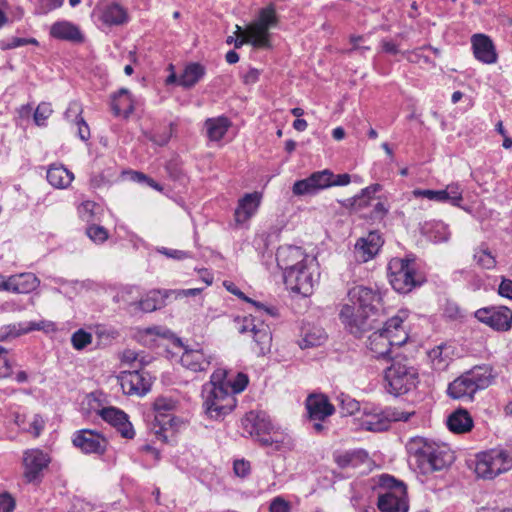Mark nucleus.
<instances>
[{
  "mask_svg": "<svg viewBox=\"0 0 512 512\" xmlns=\"http://www.w3.org/2000/svg\"><path fill=\"white\" fill-rule=\"evenodd\" d=\"M276 260L283 271L284 284L292 294L310 296L320 277L315 257L296 246H283L277 251Z\"/></svg>",
  "mask_w": 512,
  "mask_h": 512,
  "instance_id": "obj_1",
  "label": "nucleus"
},
{
  "mask_svg": "<svg viewBox=\"0 0 512 512\" xmlns=\"http://www.w3.org/2000/svg\"><path fill=\"white\" fill-rule=\"evenodd\" d=\"M382 306L383 297L378 290L354 286L348 290L347 302L342 305L339 317L351 333L362 334L380 322Z\"/></svg>",
  "mask_w": 512,
  "mask_h": 512,
  "instance_id": "obj_2",
  "label": "nucleus"
},
{
  "mask_svg": "<svg viewBox=\"0 0 512 512\" xmlns=\"http://www.w3.org/2000/svg\"><path fill=\"white\" fill-rule=\"evenodd\" d=\"M407 451L424 474L442 470L450 466L454 460L453 452L447 446L436 444L419 436L409 440Z\"/></svg>",
  "mask_w": 512,
  "mask_h": 512,
  "instance_id": "obj_3",
  "label": "nucleus"
},
{
  "mask_svg": "<svg viewBox=\"0 0 512 512\" xmlns=\"http://www.w3.org/2000/svg\"><path fill=\"white\" fill-rule=\"evenodd\" d=\"M227 370L219 368L210 378V389L204 396V408L209 417L220 419L236 406L235 397L226 388Z\"/></svg>",
  "mask_w": 512,
  "mask_h": 512,
  "instance_id": "obj_4",
  "label": "nucleus"
},
{
  "mask_svg": "<svg viewBox=\"0 0 512 512\" xmlns=\"http://www.w3.org/2000/svg\"><path fill=\"white\" fill-rule=\"evenodd\" d=\"M280 16L276 5L269 3L261 7L254 21L247 24L251 34L250 42L254 49L272 50V34L270 30L278 28Z\"/></svg>",
  "mask_w": 512,
  "mask_h": 512,
  "instance_id": "obj_5",
  "label": "nucleus"
},
{
  "mask_svg": "<svg viewBox=\"0 0 512 512\" xmlns=\"http://www.w3.org/2000/svg\"><path fill=\"white\" fill-rule=\"evenodd\" d=\"M387 391L396 397L408 394L419 384V374L406 358L393 360L385 370Z\"/></svg>",
  "mask_w": 512,
  "mask_h": 512,
  "instance_id": "obj_6",
  "label": "nucleus"
},
{
  "mask_svg": "<svg viewBox=\"0 0 512 512\" xmlns=\"http://www.w3.org/2000/svg\"><path fill=\"white\" fill-rule=\"evenodd\" d=\"M512 467V458L503 449H490L476 455L474 472L478 478L491 480Z\"/></svg>",
  "mask_w": 512,
  "mask_h": 512,
  "instance_id": "obj_7",
  "label": "nucleus"
},
{
  "mask_svg": "<svg viewBox=\"0 0 512 512\" xmlns=\"http://www.w3.org/2000/svg\"><path fill=\"white\" fill-rule=\"evenodd\" d=\"M388 278L393 289L399 293H408L416 287L415 269L412 261L393 258L388 264Z\"/></svg>",
  "mask_w": 512,
  "mask_h": 512,
  "instance_id": "obj_8",
  "label": "nucleus"
},
{
  "mask_svg": "<svg viewBox=\"0 0 512 512\" xmlns=\"http://www.w3.org/2000/svg\"><path fill=\"white\" fill-rule=\"evenodd\" d=\"M237 329L239 333H250L255 344L254 349L259 354H264L270 350L272 336L267 324L257 320L255 317L248 316L242 319L237 318Z\"/></svg>",
  "mask_w": 512,
  "mask_h": 512,
  "instance_id": "obj_9",
  "label": "nucleus"
},
{
  "mask_svg": "<svg viewBox=\"0 0 512 512\" xmlns=\"http://www.w3.org/2000/svg\"><path fill=\"white\" fill-rule=\"evenodd\" d=\"M474 317L496 332H508L512 328V310L507 306H489L477 309Z\"/></svg>",
  "mask_w": 512,
  "mask_h": 512,
  "instance_id": "obj_10",
  "label": "nucleus"
},
{
  "mask_svg": "<svg viewBox=\"0 0 512 512\" xmlns=\"http://www.w3.org/2000/svg\"><path fill=\"white\" fill-rule=\"evenodd\" d=\"M385 484L390 489L379 495L377 502L378 508L382 512H407L408 504L404 484L396 482L393 478H389Z\"/></svg>",
  "mask_w": 512,
  "mask_h": 512,
  "instance_id": "obj_11",
  "label": "nucleus"
},
{
  "mask_svg": "<svg viewBox=\"0 0 512 512\" xmlns=\"http://www.w3.org/2000/svg\"><path fill=\"white\" fill-rule=\"evenodd\" d=\"M488 381L483 380L475 371L456 378L448 386V395L456 400L472 399L478 389L484 388Z\"/></svg>",
  "mask_w": 512,
  "mask_h": 512,
  "instance_id": "obj_12",
  "label": "nucleus"
},
{
  "mask_svg": "<svg viewBox=\"0 0 512 512\" xmlns=\"http://www.w3.org/2000/svg\"><path fill=\"white\" fill-rule=\"evenodd\" d=\"M122 391L125 395L139 396L146 395L152 387L151 376L141 370L123 371L117 377Z\"/></svg>",
  "mask_w": 512,
  "mask_h": 512,
  "instance_id": "obj_13",
  "label": "nucleus"
},
{
  "mask_svg": "<svg viewBox=\"0 0 512 512\" xmlns=\"http://www.w3.org/2000/svg\"><path fill=\"white\" fill-rule=\"evenodd\" d=\"M50 457L42 450L34 448L25 451L23 458L24 478L28 483L38 482L41 473L48 467Z\"/></svg>",
  "mask_w": 512,
  "mask_h": 512,
  "instance_id": "obj_14",
  "label": "nucleus"
},
{
  "mask_svg": "<svg viewBox=\"0 0 512 512\" xmlns=\"http://www.w3.org/2000/svg\"><path fill=\"white\" fill-rule=\"evenodd\" d=\"M263 193L254 191L245 193L241 196L234 210V221L237 225L246 224L252 217H254L262 203Z\"/></svg>",
  "mask_w": 512,
  "mask_h": 512,
  "instance_id": "obj_15",
  "label": "nucleus"
},
{
  "mask_svg": "<svg viewBox=\"0 0 512 512\" xmlns=\"http://www.w3.org/2000/svg\"><path fill=\"white\" fill-rule=\"evenodd\" d=\"M72 441L84 453L103 454L108 445L104 436L90 429L79 430Z\"/></svg>",
  "mask_w": 512,
  "mask_h": 512,
  "instance_id": "obj_16",
  "label": "nucleus"
},
{
  "mask_svg": "<svg viewBox=\"0 0 512 512\" xmlns=\"http://www.w3.org/2000/svg\"><path fill=\"white\" fill-rule=\"evenodd\" d=\"M306 406L309 414V418L314 423V429L317 432H321L324 426L321 424L325 418L331 416L334 413V406L329 402L328 398L324 395H311L307 398Z\"/></svg>",
  "mask_w": 512,
  "mask_h": 512,
  "instance_id": "obj_17",
  "label": "nucleus"
},
{
  "mask_svg": "<svg viewBox=\"0 0 512 512\" xmlns=\"http://www.w3.org/2000/svg\"><path fill=\"white\" fill-rule=\"evenodd\" d=\"M412 194L415 197H423L431 201H450L454 206H459L463 200L462 190L457 183H450L441 190L415 189Z\"/></svg>",
  "mask_w": 512,
  "mask_h": 512,
  "instance_id": "obj_18",
  "label": "nucleus"
},
{
  "mask_svg": "<svg viewBox=\"0 0 512 512\" xmlns=\"http://www.w3.org/2000/svg\"><path fill=\"white\" fill-rule=\"evenodd\" d=\"M474 57L484 64H494L498 55L492 39L485 34H474L471 37Z\"/></svg>",
  "mask_w": 512,
  "mask_h": 512,
  "instance_id": "obj_19",
  "label": "nucleus"
},
{
  "mask_svg": "<svg viewBox=\"0 0 512 512\" xmlns=\"http://www.w3.org/2000/svg\"><path fill=\"white\" fill-rule=\"evenodd\" d=\"M103 420L114 426L125 438H133L135 432L127 415L114 407L103 408L99 412Z\"/></svg>",
  "mask_w": 512,
  "mask_h": 512,
  "instance_id": "obj_20",
  "label": "nucleus"
},
{
  "mask_svg": "<svg viewBox=\"0 0 512 512\" xmlns=\"http://www.w3.org/2000/svg\"><path fill=\"white\" fill-rule=\"evenodd\" d=\"M382 330L393 346H401L409 338L407 328L404 325V318L398 315L388 319L384 323Z\"/></svg>",
  "mask_w": 512,
  "mask_h": 512,
  "instance_id": "obj_21",
  "label": "nucleus"
},
{
  "mask_svg": "<svg viewBox=\"0 0 512 512\" xmlns=\"http://www.w3.org/2000/svg\"><path fill=\"white\" fill-rule=\"evenodd\" d=\"M99 19L105 26H119L128 21V12L119 3L112 2L99 9Z\"/></svg>",
  "mask_w": 512,
  "mask_h": 512,
  "instance_id": "obj_22",
  "label": "nucleus"
},
{
  "mask_svg": "<svg viewBox=\"0 0 512 512\" xmlns=\"http://www.w3.org/2000/svg\"><path fill=\"white\" fill-rule=\"evenodd\" d=\"M382 244L381 236L377 232H370L356 243L355 250L359 258L363 262H367L378 254Z\"/></svg>",
  "mask_w": 512,
  "mask_h": 512,
  "instance_id": "obj_23",
  "label": "nucleus"
},
{
  "mask_svg": "<svg viewBox=\"0 0 512 512\" xmlns=\"http://www.w3.org/2000/svg\"><path fill=\"white\" fill-rule=\"evenodd\" d=\"M356 420L359 427L366 431L380 432L388 429V419L385 417V413L381 411H363Z\"/></svg>",
  "mask_w": 512,
  "mask_h": 512,
  "instance_id": "obj_24",
  "label": "nucleus"
},
{
  "mask_svg": "<svg viewBox=\"0 0 512 512\" xmlns=\"http://www.w3.org/2000/svg\"><path fill=\"white\" fill-rule=\"evenodd\" d=\"M447 427L455 434H465L474 427V420L465 409H457L447 417Z\"/></svg>",
  "mask_w": 512,
  "mask_h": 512,
  "instance_id": "obj_25",
  "label": "nucleus"
},
{
  "mask_svg": "<svg viewBox=\"0 0 512 512\" xmlns=\"http://www.w3.org/2000/svg\"><path fill=\"white\" fill-rule=\"evenodd\" d=\"M232 123L226 116H218L205 120L204 126L210 141H220L224 138Z\"/></svg>",
  "mask_w": 512,
  "mask_h": 512,
  "instance_id": "obj_26",
  "label": "nucleus"
},
{
  "mask_svg": "<svg viewBox=\"0 0 512 512\" xmlns=\"http://www.w3.org/2000/svg\"><path fill=\"white\" fill-rule=\"evenodd\" d=\"M206 74L204 65L198 62H191L187 64L180 76L178 77V84L183 88H192L195 86Z\"/></svg>",
  "mask_w": 512,
  "mask_h": 512,
  "instance_id": "obj_27",
  "label": "nucleus"
},
{
  "mask_svg": "<svg viewBox=\"0 0 512 512\" xmlns=\"http://www.w3.org/2000/svg\"><path fill=\"white\" fill-rule=\"evenodd\" d=\"M182 365L192 371L205 370L209 365V357L202 349L185 350L181 356Z\"/></svg>",
  "mask_w": 512,
  "mask_h": 512,
  "instance_id": "obj_28",
  "label": "nucleus"
},
{
  "mask_svg": "<svg viewBox=\"0 0 512 512\" xmlns=\"http://www.w3.org/2000/svg\"><path fill=\"white\" fill-rule=\"evenodd\" d=\"M15 423L20 429L31 433L34 437H39L44 427L43 418L35 413L18 414L15 417Z\"/></svg>",
  "mask_w": 512,
  "mask_h": 512,
  "instance_id": "obj_29",
  "label": "nucleus"
},
{
  "mask_svg": "<svg viewBox=\"0 0 512 512\" xmlns=\"http://www.w3.org/2000/svg\"><path fill=\"white\" fill-rule=\"evenodd\" d=\"M393 344L390 342L382 328L374 331L368 338V348L375 357L388 355Z\"/></svg>",
  "mask_w": 512,
  "mask_h": 512,
  "instance_id": "obj_30",
  "label": "nucleus"
},
{
  "mask_svg": "<svg viewBox=\"0 0 512 512\" xmlns=\"http://www.w3.org/2000/svg\"><path fill=\"white\" fill-rule=\"evenodd\" d=\"M112 109L116 116L128 117L133 112L134 106L127 89L122 88L118 91L114 97Z\"/></svg>",
  "mask_w": 512,
  "mask_h": 512,
  "instance_id": "obj_31",
  "label": "nucleus"
},
{
  "mask_svg": "<svg viewBox=\"0 0 512 512\" xmlns=\"http://www.w3.org/2000/svg\"><path fill=\"white\" fill-rule=\"evenodd\" d=\"M39 285L38 279L30 273L15 275L14 293L27 294L34 291Z\"/></svg>",
  "mask_w": 512,
  "mask_h": 512,
  "instance_id": "obj_32",
  "label": "nucleus"
},
{
  "mask_svg": "<svg viewBox=\"0 0 512 512\" xmlns=\"http://www.w3.org/2000/svg\"><path fill=\"white\" fill-rule=\"evenodd\" d=\"M473 259L479 267L486 270H493L496 265V257L486 247H480L474 251Z\"/></svg>",
  "mask_w": 512,
  "mask_h": 512,
  "instance_id": "obj_33",
  "label": "nucleus"
},
{
  "mask_svg": "<svg viewBox=\"0 0 512 512\" xmlns=\"http://www.w3.org/2000/svg\"><path fill=\"white\" fill-rule=\"evenodd\" d=\"M251 37L252 36L249 32V28L247 27V25L245 27L236 25L233 35L229 36L226 39V42L228 44H233L235 46V48H241L245 44L251 45V42H250Z\"/></svg>",
  "mask_w": 512,
  "mask_h": 512,
  "instance_id": "obj_34",
  "label": "nucleus"
},
{
  "mask_svg": "<svg viewBox=\"0 0 512 512\" xmlns=\"http://www.w3.org/2000/svg\"><path fill=\"white\" fill-rule=\"evenodd\" d=\"M332 176L333 172L328 169L317 171L309 175L317 192L332 187Z\"/></svg>",
  "mask_w": 512,
  "mask_h": 512,
  "instance_id": "obj_35",
  "label": "nucleus"
},
{
  "mask_svg": "<svg viewBox=\"0 0 512 512\" xmlns=\"http://www.w3.org/2000/svg\"><path fill=\"white\" fill-rule=\"evenodd\" d=\"M120 362L123 366L132 367L136 363L141 366L149 363V360L145 359L140 353L132 349H125L120 355Z\"/></svg>",
  "mask_w": 512,
  "mask_h": 512,
  "instance_id": "obj_36",
  "label": "nucleus"
},
{
  "mask_svg": "<svg viewBox=\"0 0 512 512\" xmlns=\"http://www.w3.org/2000/svg\"><path fill=\"white\" fill-rule=\"evenodd\" d=\"M292 192L295 196L313 195L318 193L309 176L305 179L296 181L292 186Z\"/></svg>",
  "mask_w": 512,
  "mask_h": 512,
  "instance_id": "obj_37",
  "label": "nucleus"
},
{
  "mask_svg": "<svg viewBox=\"0 0 512 512\" xmlns=\"http://www.w3.org/2000/svg\"><path fill=\"white\" fill-rule=\"evenodd\" d=\"M70 131L71 133L76 134L82 141L85 142L88 141L91 136L88 124L81 117H77L70 123Z\"/></svg>",
  "mask_w": 512,
  "mask_h": 512,
  "instance_id": "obj_38",
  "label": "nucleus"
},
{
  "mask_svg": "<svg viewBox=\"0 0 512 512\" xmlns=\"http://www.w3.org/2000/svg\"><path fill=\"white\" fill-rule=\"evenodd\" d=\"M91 342H92V334L83 329L77 330L71 336L72 346L76 350L84 349L87 345L91 344Z\"/></svg>",
  "mask_w": 512,
  "mask_h": 512,
  "instance_id": "obj_39",
  "label": "nucleus"
},
{
  "mask_svg": "<svg viewBox=\"0 0 512 512\" xmlns=\"http://www.w3.org/2000/svg\"><path fill=\"white\" fill-rule=\"evenodd\" d=\"M415 414L414 410H402L398 407H393L387 409L385 413V417L388 419V425L390 422H399V421H408L411 416Z\"/></svg>",
  "mask_w": 512,
  "mask_h": 512,
  "instance_id": "obj_40",
  "label": "nucleus"
},
{
  "mask_svg": "<svg viewBox=\"0 0 512 512\" xmlns=\"http://www.w3.org/2000/svg\"><path fill=\"white\" fill-rule=\"evenodd\" d=\"M248 384V377L243 373H238L235 379L232 381L226 377V388L229 389V392L234 396L237 393L242 392Z\"/></svg>",
  "mask_w": 512,
  "mask_h": 512,
  "instance_id": "obj_41",
  "label": "nucleus"
},
{
  "mask_svg": "<svg viewBox=\"0 0 512 512\" xmlns=\"http://www.w3.org/2000/svg\"><path fill=\"white\" fill-rule=\"evenodd\" d=\"M98 208L99 207L95 202L85 201L79 206L78 212L84 221L90 222L96 218V215L98 214Z\"/></svg>",
  "mask_w": 512,
  "mask_h": 512,
  "instance_id": "obj_42",
  "label": "nucleus"
},
{
  "mask_svg": "<svg viewBox=\"0 0 512 512\" xmlns=\"http://www.w3.org/2000/svg\"><path fill=\"white\" fill-rule=\"evenodd\" d=\"M87 236L94 242V243H104L108 238L109 234L108 231L100 225H91L86 230Z\"/></svg>",
  "mask_w": 512,
  "mask_h": 512,
  "instance_id": "obj_43",
  "label": "nucleus"
},
{
  "mask_svg": "<svg viewBox=\"0 0 512 512\" xmlns=\"http://www.w3.org/2000/svg\"><path fill=\"white\" fill-rule=\"evenodd\" d=\"M63 175L62 167L52 166L47 171V180L53 187L61 189L63 187Z\"/></svg>",
  "mask_w": 512,
  "mask_h": 512,
  "instance_id": "obj_44",
  "label": "nucleus"
},
{
  "mask_svg": "<svg viewBox=\"0 0 512 512\" xmlns=\"http://www.w3.org/2000/svg\"><path fill=\"white\" fill-rule=\"evenodd\" d=\"M66 41L81 44L85 41V36L78 26L72 23H66Z\"/></svg>",
  "mask_w": 512,
  "mask_h": 512,
  "instance_id": "obj_45",
  "label": "nucleus"
},
{
  "mask_svg": "<svg viewBox=\"0 0 512 512\" xmlns=\"http://www.w3.org/2000/svg\"><path fill=\"white\" fill-rule=\"evenodd\" d=\"M326 339V335L322 330H317L316 333H307L302 340L301 347L307 348L321 344Z\"/></svg>",
  "mask_w": 512,
  "mask_h": 512,
  "instance_id": "obj_46",
  "label": "nucleus"
},
{
  "mask_svg": "<svg viewBox=\"0 0 512 512\" xmlns=\"http://www.w3.org/2000/svg\"><path fill=\"white\" fill-rule=\"evenodd\" d=\"M12 366L8 358V352L5 348L0 347V379L11 375Z\"/></svg>",
  "mask_w": 512,
  "mask_h": 512,
  "instance_id": "obj_47",
  "label": "nucleus"
},
{
  "mask_svg": "<svg viewBox=\"0 0 512 512\" xmlns=\"http://www.w3.org/2000/svg\"><path fill=\"white\" fill-rule=\"evenodd\" d=\"M52 109L50 107V104L48 103H41L35 113H34V120L37 125H41L44 123V121L51 115Z\"/></svg>",
  "mask_w": 512,
  "mask_h": 512,
  "instance_id": "obj_48",
  "label": "nucleus"
},
{
  "mask_svg": "<svg viewBox=\"0 0 512 512\" xmlns=\"http://www.w3.org/2000/svg\"><path fill=\"white\" fill-rule=\"evenodd\" d=\"M269 512H291L290 503L282 497H276L270 503Z\"/></svg>",
  "mask_w": 512,
  "mask_h": 512,
  "instance_id": "obj_49",
  "label": "nucleus"
},
{
  "mask_svg": "<svg viewBox=\"0 0 512 512\" xmlns=\"http://www.w3.org/2000/svg\"><path fill=\"white\" fill-rule=\"evenodd\" d=\"M233 470L236 476L244 478L250 474V463L244 459L236 460L233 464Z\"/></svg>",
  "mask_w": 512,
  "mask_h": 512,
  "instance_id": "obj_50",
  "label": "nucleus"
},
{
  "mask_svg": "<svg viewBox=\"0 0 512 512\" xmlns=\"http://www.w3.org/2000/svg\"><path fill=\"white\" fill-rule=\"evenodd\" d=\"M349 41L352 44V51H368L370 50V45L365 44L364 36L353 34L349 37Z\"/></svg>",
  "mask_w": 512,
  "mask_h": 512,
  "instance_id": "obj_51",
  "label": "nucleus"
},
{
  "mask_svg": "<svg viewBox=\"0 0 512 512\" xmlns=\"http://www.w3.org/2000/svg\"><path fill=\"white\" fill-rule=\"evenodd\" d=\"M498 294L502 298L512 300V280L502 277L498 287Z\"/></svg>",
  "mask_w": 512,
  "mask_h": 512,
  "instance_id": "obj_52",
  "label": "nucleus"
},
{
  "mask_svg": "<svg viewBox=\"0 0 512 512\" xmlns=\"http://www.w3.org/2000/svg\"><path fill=\"white\" fill-rule=\"evenodd\" d=\"M130 175H131V179L133 181L145 182L152 188H154L158 191H162V187L159 184H157L154 180H152L148 176H146L145 174L138 172V171H132V172H130Z\"/></svg>",
  "mask_w": 512,
  "mask_h": 512,
  "instance_id": "obj_53",
  "label": "nucleus"
},
{
  "mask_svg": "<svg viewBox=\"0 0 512 512\" xmlns=\"http://www.w3.org/2000/svg\"><path fill=\"white\" fill-rule=\"evenodd\" d=\"M341 409L345 415H352L359 410V403L349 397L341 400Z\"/></svg>",
  "mask_w": 512,
  "mask_h": 512,
  "instance_id": "obj_54",
  "label": "nucleus"
},
{
  "mask_svg": "<svg viewBox=\"0 0 512 512\" xmlns=\"http://www.w3.org/2000/svg\"><path fill=\"white\" fill-rule=\"evenodd\" d=\"M15 507L14 499L8 494L0 495V512H11Z\"/></svg>",
  "mask_w": 512,
  "mask_h": 512,
  "instance_id": "obj_55",
  "label": "nucleus"
},
{
  "mask_svg": "<svg viewBox=\"0 0 512 512\" xmlns=\"http://www.w3.org/2000/svg\"><path fill=\"white\" fill-rule=\"evenodd\" d=\"M138 308L143 312H152L157 308V301L153 297H147L138 302Z\"/></svg>",
  "mask_w": 512,
  "mask_h": 512,
  "instance_id": "obj_56",
  "label": "nucleus"
},
{
  "mask_svg": "<svg viewBox=\"0 0 512 512\" xmlns=\"http://www.w3.org/2000/svg\"><path fill=\"white\" fill-rule=\"evenodd\" d=\"M260 77V70L257 68H250L244 75H243V82L246 85H253L258 82Z\"/></svg>",
  "mask_w": 512,
  "mask_h": 512,
  "instance_id": "obj_57",
  "label": "nucleus"
},
{
  "mask_svg": "<svg viewBox=\"0 0 512 512\" xmlns=\"http://www.w3.org/2000/svg\"><path fill=\"white\" fill-rule=\"evenodd\" d=\"M14 287H15V275L8 277V278L0 275V290L1 291H7V292L14 293Z\"/></svg>",
  "mask_w": 512,
  "mask_h": 512,
  "instance_id": "obj_58",
  "label": "nucleus"
},
{
  "mask_svg": "<svg viewBox=\"0 0 512 512\" xmlns=\"http://www.w3.org/2000/svg\"><path fill=\"white\" fill-rule=\"evenodd\" d=\"M161 254H164L167 257L174 258V259H185L188 257L187 253L181 250H168L166 248H161L158 250Z\"/></svg>",
  "mask_w": 512,
  "mask_h": 512,
  "instance_id": "obj_59",
  "label": "nucleus"
},
{
  "mask_svg": "<svg viewBox=\"0 0 512 512\" xmlns=\"http://www.w3.org/2000/svg\"><path fill=\"white\" fill-rule=\"evenodd\" d=\"M351 177L349 174H339L336 177L332 176V187L333 186H346L350 183Z\"/></svg>",
  "mask_w": 512,
  "mask_h": 512,
  "instance_id": "obj_60",
  "label": "nucleus"
},
{
  "mask_svg": "<svg viewBox=\"0 0 512 512\" xmlns=\"http://www.w3.org/2000/svg\"><path fill=\"white\" fill-rule=\"evenodd\" d=\"M224 286L225 288L231 292L232 294H234L235 296H237L238 298L244 300V301H250V298L245 296L244 293L242 291H240L233 283H227L225 282L224 283Z\"/></svg>",
  "mask_w": 512,
  "mask_h": 512,
  "instance_id": "obj_61",
  "label": "nucleus"
},
{
  "mask_svg": "<svg viewBox=\"0 0 512 512\" xmlns=\"http://www.w3.org/2000/svg\"><path fill=\"white\" fill-rule=\"evenodd\" d=\"M429 357L433 363L442 364L445 361L442 359V347H436L429 352Z\"/></svg>",
  "mask_w": 512,
  "mask_h": 512,
  "instance_id": "obj_62",
  "label": "nucleus"
},
{
  "mask_svg": "<svg viewBox=\"0 0 512 512\" xmlns=\"http://www.w3.org/2000/svg\"><path fill=\"white\" fill-rule=\"evenodd\" d=\"M382 48L386 53H390V54L399 53L398 45L391 40L382 41Z\"/></svg>",
  "mask_w": 512,
  "mask_h": 512,
  "instance_id": "obj_63",
  "label": "nucleus"
},
{
  "mask_svg": "<svg viewBox=\"0 0 512 512\" xmlns=\"http://www.w3.org/2000/svg\"><path fill=\"white\" fill-rule=\"evenodd\" d=\"M219 310L216 308H208L207 313L203 316V324H209L212 320L219 316Z\"/></svg>",
  "mask_w": 512,
  "mask_h": 512,
  "instance_id": "obj_64",
  "label": "nucleus"
}]
</instances>
